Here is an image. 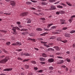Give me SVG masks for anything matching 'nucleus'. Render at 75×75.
<instances>
[{"mask_svg":"<svg viewBox=\"0 0 75 75\" xmlns=\"http://www.w3.org/2000/svg\"><path fill=\"white\" fill-rule=\"evenodd\" d=\"M47 33H45L42 34H40V35L42 36H45V34H47Z\"/></svg>","mask_w":75,"mask_h":75,"instance_id":"nucleus-21","label":"nucleus"},{"mask_svg":"<svg viewBox=\"0 0 75 75\" xmlns=\"http://www.w3.org/2000/svg\"><path fill=\"white\" fill-rule=\"evenodd\" d=\"M66 3L68 5V6H71L72 4H71L70 2H66Z\"/></svg>","mask_w":75,"mask_h":75,"instance_id":"nucleus-17","label":"nucleus"},{"mask_svg":"<svg viewBox=\"0 0 75 75\" xmlns=\"http://www.w3.org/2000/svg\"><path fill=\"white\" fill-rule=\"evenodd\" d=\"M27 23H31V21L29 20L28 21Z\"/></svg>","mask_w":75,"mask_h":75,"instance_id":"nucleus-48","label":"nucleus"},{"mask_svg":"<svg viewBox=\"0 0 75 75\" xmlns=\"http://www.w3.org/2000/svg\"><path fill=\"white\" fill-rule=\"evenodd\" d=\"M75 33V30H72L70 32V33L71 34H72L73 33Z\"/></svg>","mask_w":75,"mask_h":75,"instance_id":"nucleus-39","label":"nucleus"},{"mask_svg":"<svg viewBox=\"0 0 75 75\" xmlns=\"http://www.w3.org/2000/svg\"><path fill=\"white\" fill-rule=\"evenodd\" d=\"M16 29H17L18 30H20V29L17 26L13 27V28L12 29V30H13V34L16 35V34H17V32H16Z\"/></svg>","mask_w":75,"mask_h":75,"instance_id":"nucleus-1","label":"nucleus"},{"mask_svg":"<svg viewBox=\"0 0 75 75\" xmlns=\"http://www.w3.org/2000/svg\"><path fill=\"white\" fill-rule=\"evenodd\" d=\"M54 48H56V50H57V51H59V47L58 46H54Z\"/></svg>","mask_w":75,"mask_h":75,"instance_id":"nucleus-12","label":"nucleus"},{"mask_svg":"<svg viewBox=\"0 0 75 75\" xmlns=\"http://www.w3.org/2000/svg\"><path fill=\"white\" fill-rule=\"evenodd\" d=\"M59 12L58 11H57L56 13V14H57V15H59Z\"/></svg>","mask_w":75,"mask_h":75,"instance_id":"nucleus-43","label":"nucleus"},{"mask_svg":"<svg viewBox=\"0 0 75 75\" xmlns=\"http://www.w3.org/2000/svg\"><path fill=\"white\" fill-rule=\"evenodd\" d=\"M28 40L32 41H33V42H36L35 39H31L30 38H29Z\"/></svg>","mask_w":75,"mask_h":75,"instance_id":"nucleus-10","label":"nucleus"},{"mask_svg":"<svg viewBox=\"0 0 75 75\" xmlns=\"http://www.w3.org/2000/svg\"><path fill=\"white\" fill-rule=\"evenodd\" d=\"M61 5H62V6H64V7H66V6H67L66 5H65V4L62 3L61 4Z\"/></svg>","mask_w":75,"mask_h":75,"instance_id":"nucleus-32","label":"nucleus"},{"mask_svg":"<svg viewBox=\"0 0 75 75\" xmlns=\"http://www.w3.org/2000/svg\"><path fill=\"white\" fill-rule=\"evenodd\" d=\"M55 38V37H54L53 36V37H51L50 38V40H51L52 39H54Z\"/></svg>","mask_w":75,"mask_h":75,"instance_id":"nucleus-37","label":"nucleus"},{"mask_svg":"<svg viewBox=\"0 0 75 75\" xmlns=\"http://www.w3.org/2000/svg\"><path fill=\"white\" fill-rule=\"evenodd\" d=\"M28 13L27 12L25 13H23L21 14V17H24V16H27L28 15Z\"/></svg>","mask_w":75,"mask_h":75,"instance_id":"nucleus-3","label":"nucleus"},{"mask_svg":"<svg viewBox=\"0 0 75 75\" xmlns=\"http://www.w3.org/2000/svg\"><path fill=\"white\" fill-rule=\"evenodd\" d=\"M34 49H35V50H36V51H38V50H39L37 48H35Z\"/></svg>","mask_w":75,"mask_h":75,"instance_id":"nucleus-61","label":"nucleus"},{"mask_svg":"<svg viewBox=\"0 0 75 75\" xmlns=\"http://www.w3.org/2000/svg\"><path fill=\"white\" fill-rule=\"evenodd\" d=\"M65 37H69L70 36L68 34H66L65 35Z\"/></svg>","mask_w":75,"mask_h":75,"instance_id":"nucleus-31","label":"nucleus"},{"mask_svg":"<svg viewBox=\"0 0 75 75\" xmlns=\"http://www.w3.org/2000/svg\"><path fill=\"white\" fill-rule=\"evenodd\" d=\"M9 59V57H6L3 60L0 61V63L2 64H4L8 61V60Z\"/></svg>","mask_w":75,"mask_h":75,"instance_id":"nucleus-2","label":"nucleus"},{"mask_svg":"<svg viewBox=\"0 0 75 75\" xmlns=\"http://www.w3.org/2000/svg\"><path fill=\"white\" fill-rule=\"evenodd\" d=\"M41 4L42 5H46V3L45 2H42Z\"/></svg>","mask_w":75,"mask_h":75,"instance_id":"nucleus-38","label":"nucleus"},{"mask_svg":"<svg viewBox=\"0 0 75 75\" xmlns=\"http://www.w3.org/2000/svg\"><path fill=\"white\" fill-rule=\"evenodd\" d=\"M40 19L41 20H43V21H44V20H45V18H41Z\"/></svg>","mask_w":75,"mask_h":75,"instance_id":"nucleus-34","label":"nucleus"},{"mask_svg":"<svg viewBox=\"0 0 75 75\" xmlns=\"http://www.w3.org/2000/svg\"><path fill=\"white\" fill-rule=\"evenodd\" d=\"M29 59H25L23 60V62H26V61H28Z\"/></svg>","mask_w":75,"mask_h":75,"instance_id":"nucleus-27","label":"nucleus"},{"mask_svg":"<svg viewBox=\"0 0 75 75\" xmlns=\"http://www.w3.org/2000/svg\"><path fill=\"white\" fill-rule=\"evenodd\" d=\"M67 62H70V61H71V60H70V59H67Z\"/></svg>","mask_w":75,"mask_h":75,"instance_id":"nucleus-45","label":"nucleus"},{"mask_svg":"<svg viewBox=\"0 0 75 75\" xmlns=\"http://www.w3.org/2000/svg\"><path fill=\"white\" fill-rule=\"evenodd\" d=\"M40 63H41V64H45V62H41Z\"/></svg>","mask_w":75,"mask_h":75,"instance_id":"nucleus-54","label":"nucleus"},{"mask_svg":"<svg viewBox=\"0 0 75 75\" xmlns=\"http://www.w3.org/2000/svg\"><path fill=\"white\" fill-rule=\"evenodd\" d=\"M42 55L43 57H48V56L44 53H42Z\"/></svg>","mask_w":75,"mask_h":75,"instance_id":"nucleus-11","label":"nucleus"},{"mask_svg":"<svg viewBox=\"0 0 75 75\" xmlns=\"http://www.w3.org/2000/svg\"><path fill=\"white\" fill-rule=\"evenodd\" d=\"M4 14H6V15H10V14H11L4 13Z\"/></svg>","mask_w":75,"mask_h":75,"instance_id":"nucleus-47","label":"nucleus"},{"mask_svg":"<svg viewBox=\"0 0 75 75\" xmlns=\"http://www.w3.org/2000/svg\"><path fill=\"white\" fill-rule=\"evenodd\" d=\"M56 0H49V1L50 3H54L55 2Z\"/></svg>","mask_w":75,"mask_h":75,"instance_id":"nucleus-15","label":"nucleus"},{"mask_svg":"<svg viewBox=\"0 0 75 75\" xmlns=\"http://www.w3.org/2000/svg\"><path fill=\"white\" fill-rule=\"evenodd\" d=\"M1 32H2V33H6L7 32V31L6 30H1Z\"/></svg>","mask_w":75,"mask_h":75,"instance_id":"nucleus-35","label":"nucleus"},{"mask_svg":"<svg viewBox=\"0 0 75 75\" xmlns=\"http://www.w3.org/2000/svg\"><path fill=\"white\" fill-rule=\"evenodd\" d=\"M43 71V70H40L39 71V72H40V73H41Z\"/></svg>","mask_w":75,"mask_h":75,"instance_id":"nucleus-50","label":"nucleus"},{"mask_svg":"<svg viewBox=\"0 0 75 75\" xmlns=\"http://www.w3.org/2000/svg\"><path fill=\"white\" fill-rule=\"evenodd\" d=\"M57 41H61V38L60 37H59L57 38Z\"/></svg>","mask_w":75,"mask_h":75,"instance_id":"nucleus-23","label":"nucleus"},{"mask_svg":"<svg viewBox=\"0 0 75 75\" xmlns=\"http://www.w3.org/2000/svg\"><path fill=\"white\" fill-rule=\"evenodd\" d=\"M25 67L27 69H28L29 68V66L28 65H25Z\"/></svg>","mask_w":75,"mask_h":75,"instance_id":"nucleus-29","label":"nucleus"},{"mask_svg":"<svg viewBox=\"0 0 75 75\" xmlns=\"http://www.w3.org/2000/svg\"><path fill=\"white\" fill-rule=\"evenodd\" d=\"M44 45H45V46L46 47H50V46L47 45V44H44Z\"/></svg>","mask_w":75,"mask_h":75,"instance_id":"nucleus-42","label":"nucleus"},{"mask_svg":"<svg viewBox=\"0 0 75 75\" xmlns=\"http://www.w3.org/2000/svg\"><path fill=\"white\" fill-rule=\"evenodd\" d=\"M26 4H28V5L31 4V2H30L28 1L26 2Z\"/></svg>","mask_w":75,"mask_h":75,"instance_id":"nucleus-26","label":"nucleus"},{"mask_svg":"<svg viewBox=\"0 0 75 75\" xmlns=\"http://www.w3.org/2000/svg\"><path fill=\"white\" fill-rule=\"evenodd\" d=\"M18 59H20V60H22L23 59L20 57H18Z\"/></svg>","mask_w":75,"mask_h":75,"instance_id":"nucleus-62","label":"nucleus"},{"mask_svg":"<svg viewBox=\"0 0 75 75\" xmlns=\"http://www.w3.org/2000/svg\"><path fill=\"white\" fill-rule=\"evenodd\" d=\"M53 25V24L52 23L48 25L47 26V28H49L50 26H51V25Z\"/></svg>","mask_w":75,"mask_h":75,"instance_id":"nucleus-25","label":"nucleus"},{"mask_svg":"<svg viewBox=\"0 0 75 75\" xmlns=\"http://www.w3.org/2000/svg\"><path fill=\"white\" fill-rule=\"evenodd\" d=\"M6 44L7 45H10V42H7L6 43Z\"/></svg>","mask_w":75,"mask_h":75,"instance_id":"nucleus-30","label":"nucleus"},{"mask_svg":"<svg viewBox=\"0 0 75 75\" xmlns=\"http://www.w3.org/2000/svg\"><path fill=\"white\" fill-rule=\"evenodd\" d=\"M68 29V28H67V27H64L63 28V29L64 30H67V29Z\"/></svg>","mask_w":75,"mask_h":75,"instance_id":"nucleus-41","label":"nucleus"},{"mask_svg":"<svg viewBox=\"0 0 75 75\" xmlns=\"http://www.w3.org/2000/svg\"><path fill=\"white\" fill-rule=\"evenodd\" d=\"M48 45H54V43H48Z\"/></svg>","mask_w":75,"mask_h":75,"instance_id":"nucleus-33","label":"nucleus"},{"mask_svg":"<svg viewBox=\"0 0 75 75\" xmlns=\"http://www.w3.org/2000/svg\"><path fill=\"white\" fill-rule=\"evenodd\" d=\"M21 34H23V35H25L26 34V33H25V32L22 33Z\"/></svg>","mask_w":75,"mask_h":75,"instance_id":"nucleus-46","label":"nucleus"},{"mask_svg":"<svg viewBox=\"0 0 75 75\" xmlns=\"http://www.w3.org/2000/svg\"><path fill=\"white\" fill-rule=\"evenodd\" d=\"M59 3V1H58L57 2H55V3H54V4H58Z\"/></svg>","mask_w":75,"mask_h":75,"instance_id":"nucleus-49","label":"nucleus"},{"mask_svg":"<svg viewBox=\"0 0 75 75\" xmlns=\"http://www.w3.org/2000/svg\"><path fill=\"white\" fill-rule=\"evenodd\" d=\"M72 20H73V18H71L69 20V21L70 23H71V22H72Z\"/></svg>","mask_w":75,"mask_h":75,"instance_id":"nucleus-20","label":"nucleus"},{"mask_svg":"<svg viewBox=\"0 0 75 75\" xmlns=\"http://www.w3.org/2000/svg\"><path fill=\"white\" fill-rule=\"evenodd\" d=\"M59 13L60 14H64V11H59Z\"/></svg>","mask_w":75,"mask_h":75,"instance_id":"nucleus-24","label":"nucleus"},{"mask_svg":"<svg viewBox=\"0 0 75 75\" xmlns=\"http://www.w3.org/2000/svg\"><path fill=\"white\" fill-rule=\"evenodd\" d=\"M52 28H55L56 27H55V26H52Z\"/></svg>","mask_w":75,"mask_h":75,"instance_id":"nucleus-64","label":"nucleus"},{"mask_svg":"<svg viewBox=\"0 0 75 75\" xmlns=\"http://www.w3.org/2000/svg\"><path fill=\"white\" fill-rule=\"evenodd\" d=\"M48 62L50 63L53 62L54 61V59L53 58H50L48 59Z\"/></svg>","mask_w":75,"mask_h":75,"instance_id":"nucleus-5","label":"nucleus"},{"mask_svg":"<svg viewBox=\"0 0 75 75\" xmlns=\"http://www.w3.org/2000/svg\"><path fill=\"white\" fill-rule=\"evenodd\" d=\"M31 62L32 63V64H36V62L34 61H32Z\"/></svg>","mask_w":75,"mask_h":75,"instance_id":"nucleus-28","label":"nucleus"},{"mask_svg":"<svg viewBox=\"0 0 75 75\" xmlns=\"http://www.w3.org/2000/svg\"><path fill=\"white\" fill-rule=\"evenodd\" d=\"M75 18V15H73L71 17V18Z\"/></svg>","mask_w":75,"mask_h":75,"instance_id":"nucleus-63","label":"nucleus"},{"mask_svg":"<svg viewBox=\"0 0 75 75\" xmlns=\"http://www.w3.org/2000/svg\"><path fill=\"white\" fill-rule=\"evenodd\" d=\"M49 69H51V70H53V67H49Z\"/></svg>","mask_w":75,"mask_h":75,"instance_id":"nucleus-36","label":"nucleus"},{"mask_svg":"<svg viewBox=\"0 0 75 75\" xmlns=\"http://www.w3.org/2000/svg\"><path fill=\"white\" fill-rule=\"evenodd\" d=\"M30 8H31V9H32V10H35V8L33 7Z\"/></svg>","mask_w":75,"mask_h":75,"instance_id":"nucleus-56","label":"nucleus"},{"mask_svg":"<svg viewBox=\"0 0 75 75\" xmlns=\"http://www.w3.org/2000/svg\"><path fill=\"white\" fill-rule=\"evenodd\" d=\"M62 68H66V66H65L63 65L62 67Z\"/></svg>","mask_w":75,"mask_h":75,"instance_id":"nucleus-52","label":"nucleus"},{"mask_svg":"<svg viewBox=\"0 0 75 75\" xmlns=\"http://www.w3.org/2000/svg\"><path fill=\"white\" fill-rule=\"evenodd\" d=\"M62 41V42H64V43H66V42H67V40H64V41Z\"/></svg>","mask_w":75,"mask_h":75,"instance_id":"nucleus-40","label":"nucleus"},{"mask_svg":"<svg viewBox=\"0 0 75 75\" xmlns=\"http://www.w3.org/2000/svg\"><path fill=\"white\" fill-rule=\"evenodd\" d=\"M17 24L19 25L20 24V22H17Z\"/></svg>","mask_w":75,"mask_h":75,"instance_id":"nucleus-60","label":"nucleus"},{"mask_svg":"<svg viewBox=\"0 0 75 75\" xmlns=\"http://www.w3.org/2000/svg\"><path fill=\"white\" fill-rule=\"evenodd\" d=\"M28 30V29H23V31H27Z\"/></svg>","mask_w":75,"mask_h":75,"instance_id":"nucleus-57","label":"nucleus"},{"mask_svg":"<svg viewBox=\"0 0 75 75\" xmlns=\"http://www.w3.org/2000/svg\"><path fill=\"white\" fill-rule=\"evenodd\" d=\"M60 21H61V23H62V24H65V23L64 22L65 21V20L63 19H61Z\"/></svg>","mask_w":75,"mask_h":75,"instance_id":"nucleus-8","label":"nucleus"},{"mask_svg":"<svg viewBox=\"0 0 75 75\" xmlns=\"http://www.w3.org/2000/svg\"><path fill=\"white\" fill-rule=\"evenodd\" d=\"M40 60L41 61H44V58L43 57H40Z\"/></svg>","mask_w":75,"mask_h":75,"instance_id":"nucleus-18","label":"nucleus"},{"mask_svg":"<svg viewBox=\"0 0 75 75\" xmlns=\"http://www.w3.org/2000/svg\"><path fill=\"white\" fill-rule=\"evenodd\" d=\"M50 57H52V58H54V55H50Z\"/></svg>","mask_w":75,"mask_h":75,"instance_id":"nucleus-59","label":"nucleus"},{"mask_svg":"<svg viewBox=\"0 0 75 75\" xmlns=\"http://www.w3.org/2000/svg\"><path fill=\"white\" fill-rule=\"evenodd\" d=\"M12 45H17V44H16V42L15 43H13L12 44Z\"/></svg>","mask_w":75,"mask_h":75,"instance_id":"nucleus-53","label":"nucleus"},{"mask_svg":"<svg viewBox=\"0 0 75 75\" xmlns=\"http://www.w3.org/2000/svg\"><path fill=\"white\" fill-rule=\"evenodd\" d=\"M23 55H26V56H30L29 54L27 53H24Z\"/></svg>","mask_w":75,"mask_h":75,"instance_id":"nucleus-22","label":"nucleus"},{"mask_svg":"<svg viewBox=\"0 0 75 75\" xmlns=\"http://www.w3.org/2000/svg\"><path fill=\"white\" fill-rule=\"evenodd\" d=\"M29 35H30V37H33L35 36V34L34 33H32L31 34H29Z\"/></svg>","mask_w":75,"mask_h":75,"instance_id":"nucleus-14","label":"nucleus"},{"mask_svg":"<svg viewBox=\"0 0 75 75\" xmlns=\"http://www.w3.org/2000/svg\"><path fill=\"white\" fill-rule=\"evenodd\" d=\"M36 30L37 31H42V29L41 28H37Z\"/></svg>","mask_w":75,"mask_h":75,"instance_id":"nucleus-16","label":"nucleus"},{"mask_svg":"<svg viewBox=\"0 0 75 75\" xmlns=\"http://www.w3.org/2000/svg\"><path fill=\"white\" fill-rule=\"evenodd\" d=\"M10 4L12 6H14L16 4V3L14 1H10Z\"/></svg>","mask_w":75,"mask_h":75,"instance_id":"nucleus-6","label":"nucleus"},{"mask_svg":"<svg viewBox=\"0 0 75 75\" xmlns=\"http://www.w3.org/2000/svg\"><path fill=\"white\" fill-rule=\"evenodd\" d=\"M33 14H35V15H37V16H39V15L37 13H35V12H33Z\"/></svg>","mask_w":75,"mask_h":75,"instance_id":"nucleus-44","label":"nucleus"},{"mask_svg":"<svg viewBox=\"0 0 75 75\" xmlns=\"http://www.w3.org/2000/svg\"><path fill=\"white\" fill-rule=\"evenodd\" d=\"M52 50V48H49L48 49V51H51Z\"/></svg>","mask_w":75,"mask_h":75,"instance_id":"nucleus-55","label":"nucleus"},{"mask_svg":"<svg viewBox=\"0 0 75 75\" xmlns=\"http://www.w3.org/2000/svg\"><path fill=\"white\" fill-rule=\"evenodd\" d=\"M41 43L42 44H47V42H41Z\"/></svg>","mask_w":75,"mask_h":75,"instance_id":"nucleus-51","label":"nucleus"},{"mask_svg":"<svg viewBox=\"0 0 75 75\" xmlns=\"http://www.w3.org/2000/svg\"><path fill=\"white\" fill-rule=\"evenodd\" d=\"M34 69L35 70V71H36V70H37V69H38V68L37 67H34Z\"/></svg>","mask_w":75,"mask_h":75,"instance_id":"nucleus-58","label":"nucleus"},{"mask_svg":"<svg viewBox=\"0 0 75 75\" xmlns=\"http://www.w3.org/2000/svg\"><path fill=\"white\" fill-rule=\"evenodd\" d=\"M51 7L52 8V10H55V9H56V7L54 6H51Z\"/></svg>","mask_w":75,"mask_h":75,"instance_id":"nucleus-13","label":"nucleus"},{"mask_svg":"<svg viewBox=\"0 0 75 75\" xmlns=\"http://www.w3.org/2000/svg\"><path fill=\"white\" fill-rule=\"evenodd\" d=\"M13 69L12 68H7L3 70L4 71H12Z\"/></svg>","mask_w":75,"mask_h":75,"instance_id":"nucleus-4","label":"nucleus"},{"mask_svg":"<svg viewBox=\"0 0 75 75\" xmlns=\"http://www.w3.org/2000/svg\"><path fill=\"white\" fill-rule=\"evenodd\" d=\"M57 8H63L62 6H61L60 5H58L57 6Z\"/></svg>","mask_w":75,"mask_h":75,"instance_id":"nucleus-19","label":"nucleus"},{"mask_svg":"<svg viewBox=\"0 0 75 75\" xmlns=\"http://www.w3.org/2000/svg\"><path fill=\"white\" fill-rule=\"evenodd\" d=\"M16 45H18V46H20L22 44H21V42H16Z\"/></svg>","mask_w":75,"mask_h":75,"instance_id":"nucleus-7","label":"nucleus"},{"mask_svg":"<svg viewBox=\"0 0 75 75\" xmlns=\"http://www.w3.org/2000/svg\"><path fill=\"white\" fill-rule=\"evenodd\" d=\"M62 63H64V61L63 60H61L59 62H57V64H62Z\"/></svg>","mask_w":75,"mask_h":75,"instance_id":"nucleus-9","label":"nucleus"}]
</instances>
